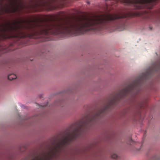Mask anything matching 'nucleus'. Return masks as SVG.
Returning <instances> with one entry per match:
<instances>
[{"label": "nucleus", "mask_w": 160, "mask_h": 160, "mask_svg": "<svg viewBox=\"0 0 160 160\" xmlns=\"http://www.w3.org/2000/svg\"><path fill=\"white\" fill-rule=\"evenodd\" d=\"M23 107H25V108H24V109H28V108L27 107H25L24 106H23Z\"/></svg>", "instance_id": "nucleus-9"}, {"label": "nucleus", "mask_w": 160, "mask_h": 160, "mask_svg": "<svg viewBox=\"0 0 160 160\" xmlns=\"http://www.w3.org/2000/svg\"><path fill=\"white\" fill-rule=\"evenodd\" d=\"M8 79L12 80L15 79L17 78L16 75L14 74H12L8 75Z\"/></svg>", "instance_id": "nucleus-6"}, {"label": "nucleus", "mask_w": 160, "mask_h": 160, "mask_svg": "<svg viewBox=\"0 0 160 160\" xmlns=\"http://www.w3.org/2000/svg\"><path fill=\"white\" fill-rule=\"evenodd\" d=\"M160 72V61L153 66L146 72L143 73L133 82L128 84L122 89L112 93L107 98L95 106L88 105L87 109H99L107 110L111 109L118 103V101L126 96L134 98L141 89L145 81L153 73Z\"/></svg>", "instance_id": "nucleus-1"}, {"label": "nucleus", "mask_w": 160, "mask_h": 160, "mask_svg": "<svg viewBox=\"0 0 160 160\" xmlns=\"http://www.w3.org/2000/svg\"><path fill=\"white\" fill-rule=\"evenodd\" d=\"M1 50H1V49H0V51Z\"/></svg>", "instance_id": "nucleus-10"}, {"label": "nucleus", "mask_w": 160, "mask_h": 160, "mask_svg": "<svg viewBox=\"0 0 160 160\" xmlns=\"http://www.w3.org/2000/svg\"><path fill=\"white\" fill-rule=\"evenodd\" d=\"M36 106L38 108V109L39 108H44L46 106V105H39L38 103H36Z\"/></svg>", "instance_id": "nucleus-7"}, {"label": "nucleus", "mask_w": 160, "mask_h": 160, "mask_svg": "<svg viewBox=\"0 0 160 160\" xmlns=\"http://www.w3.org/2000/svg\"><path fill=\"white\" fill-rule=\"evenodd\" d=\"M22 6H21V8L22 9L23 8H24V6L23 5V3H22Z\"/></svg>", "instance_id": "nucleus-8"}, {"label": "nucleus", "mask_w": 160, "mask_h": 160, "mask_svg": "<svg viewBox=\"0 0 160 160\" xmlns=\"http://www.w3.org/2000/svg\"><path fill=\"white\" fill-rule=\"evenodd\" d=\"M146 99H136L132 103V107L134 109H143L146 106Z\"/></svg>", "instance_id": "nucleus-4"}, {"label": "nucleus", "mask_w": 160, "mask_h": 160, "mask_svg": "<svg viewBox=\"0 0 160 160\" xmlns=\"http://www.w3.org/2000/svg\"><path fill=\"white\" fill-rule=\"evenodd\" d=\"M12 38V25L10 23L7 25L0 26V40Z\"/></svg>", "instance_id": "nucleus-2"}, {"label": "nucleus", "mask_w": 160, "mask_h": 160, "mask_svg": "<svg viewBox=\"0 0 160 160\" xmlns=\"http://www.w3.org/2000/svg\"><path fill=\"white\" fill-rule=\"evenodd\" d=\"M154 0H121V2L126 4H133L136 8L141 9L143 4L149 3Z\"/></svg>", "instance_id": "nucleus-3"}, {"label": "nucleus", "mask_w": 160, "mask_h": 160, "mask_svg": "<svg viewBox=\"0 0 160 160\" xmlns=\"http://www.w3.org/2000/svg\"><path fill=\"white\" fill-rule=\"evenodd\" d=\"M20 8L18 6H17V5H16L15 7L13 8L12 10H10L8 8L6 10H4L3 8H2L1 10V11L2 12H4L5 13H8L10 12H14L17 11L18 10L20 9Z\"/></svg>", "instance_id": "nucleus-5"}]
</instances>
